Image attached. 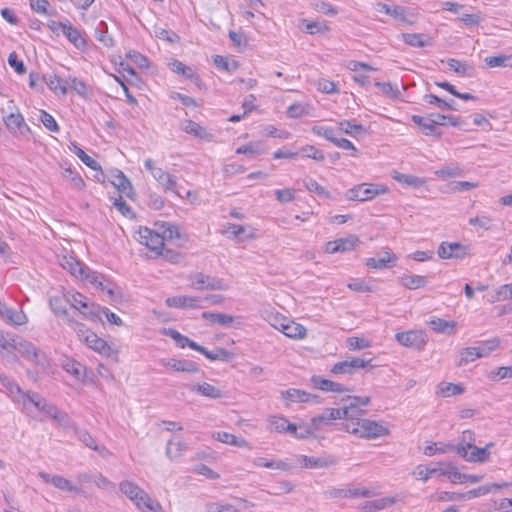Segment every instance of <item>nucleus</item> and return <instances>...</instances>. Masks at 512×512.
<instances>
[{
    "mask_svg": "<svg viewBox=\"0 0 512 512\" xmlns=\"http://www.w3.org/2000/svg\"><path fill=\"white\" fill-rule=\"evenodd\" d=\"M68 325L77 333L79 340L84 342L89 348L105 356L111 355L112 348L107 342L98 337L96 333L88 329L84 324L79 323L75 319H68Z\"/></svg>",
    "mask_w": 512,
    "mask_h": 512,
    "instance_id": "obj_1",
    "label": "nucleus"
},
{
    "mask_svg": "<svg viewBox=\"0 0 512 512\" xmlns=\"http://www.w3.org/2000/svg\"><path fill=\"white\" fill-rule=\"evenodd\" d=\"M357 422L346 425V431L361 438L374 439L389 434V429L374 420L356 419Z\"/></svg>",
    "mask_w": 512,
    "mask_h": 512,
    "instance_id": "obj_2",
    "label": "nucleus"
},
{
    "mask_svg": "<svg viewBox=\"0 0 512 512\" xmlns=\"http://www.w3.org/2000/svg\"><path fill=\"white\" fill-rule=\"evenodd\" d=\"M389 189L383 184L362 183L346 191L345 197L350 201H369L379 195L388 193Z\"/></svg>",
    "mask_w": 512,
    "mask_h": 512,
    "instance_id": "obj_3",
    "label": "nucleus"
},
{
    "mask_svg": "<svg viewBox=\"0 0 512 512\" xmlns=\"http://www.w3.org/2000/svg\"><path fill=\"white\" fill-rule=\"evenodd\" d=\"M144 166L152 174L153 178L163 187L165 192H172L178 197H184L178 190L177 179L174 175L164 171L160 167H156L151 158L145 160Z\"/></svg>",
    "mask_w": 512,
    "mask_h": 512,
    "instance_id": "obj_4",
    "label": "nucleus"
},
{
    "mask_svg": "<svg viewBox=\"0 0 512 512\" xmlns=\"http://www.w3.org/2000/svg\"><path fill=\"white\" fill-rule=\"evenodd\" d=\"M71 306L80 312L84 318L97 321L101 320V306L90 302L86 297H84L80 293H75L72 295Z\"/></svg>",
    "mask_w": 512,
    "mask_h": 512,
    "instance_id": "obj_5",
    "label": "nucleus"
},
{
    "mask_svg": "<svg viewBox=\"0 0 512 512\" xmlns=\"http://www.w3.org/2000/svg\"><path fill=\"white\" fill-rule=\"evenodd\" d=\"M189 280L190 286L196 290H225L227 288L223 279L201 272L191 273Z\"/></svg>",
    "mask_w": 512,
    "mask_h": 512,
    "instance_id": "obj_6",
    "label": "nucleus"
},
{
    "mask_svg": "<svg viewBox=\"0 0 512 512\" xmlns=\"http://www.w3.org/2000/svg\"><path fill=\"white\" fill-rule=\"evenodd\" d=\"M395 338L400 345L419 351L423 350L427 344L426 333L422 330L398 332Z\"/></svg>",
    "mask_w": 512,
    "mask_h": 512,
    "instance_id": "obj_7",
    "label": "nucleus"
},
{
    "mask_svg": "<svg viewBox=\"0 0 512 512\" xmlns=\"http://www.w3.org/2000/svg\"><path fill=\"white\" fill-rule=\"evenodd\" d=\"M356 415L354 413H349L347 405L343 408H326L320 415L314 416L312 418V424L319 428L321 424L337 419H346V420H354Z\"/></svg>",
    "mask_w": 512,
    "mask_h": 512,
    "instance_id": "obj_8",
    "label": "nucleus"
},
{
    "mask_svg": "<svg viewBox=\"0 0 512 512\" xmlns=\"http://www.w3.org/2000/svg\"><path fill=\"white\" fill-rule=\"evenodd\" d=\"M437 254L441 259H464L469 255V247L459 242H442Z\"/></svg>",
    "mask_w": 512,
    "mask_h": 512,
    "instance_id": "obj_9",
    "label": "nucleus"
},
{
    "mask_svg": "<svg viewBox=\"0 0 512 512\" xmlns=\"http://www.w3.org/2000/svg\"><path fill=\"white\" fill-rule=\"evenodd\" d=\"M368 367L370 369L374 367L373 365H371V360H364L358 357H351L344 361L335 363L331 369V372L336 375L353 374L356 369Z\"/></svg>",
    "mask_w": 512,
    "mask_h": 512,
    "instance_id": "obj_10",
    "label": "nucleus"
},
{
    "mask_svg": "<svg viewBox=\"0 0 512 512\" xmlns=\"http://www.w3.org/2000/svg\"><path fill=\"white\" fill-rule=\"evenodd\" d=\"M139 242L155 252L156 255L161 252L164 247V239L160 232H156L147 227L140 228L139 230Z\"/></svg>",
    "mask_w": 512,
    "mask_h": 512,
    "instance_id": "obj_11",
    "label": "nucleus"
},
{
    "mask_svg": "<svg viewBox=\"0 0 512 512\" xmlns=\"http://www.w3.org/2000/svg\"><path fill=\"white\" fill-rule=\"evenodd\" d=\"M508 483H492V484H486L479 486L475 489H472L468 492L458 494L457 497H450L449 500L451 501H461V500H470L476 497L487 495L493 491H497L501 488L508 487Z\"/></svg>",
    "mask_w": 512,
    "mask_h": 512,
    "instance_id": "obj_12",
    "label": "nucleus"
},
{
    "mask_svg": "<svg viewBox=\"0 0 512 512\" xmlns=\"http://www.w3.org/2000/svg\"><path fill=\"white\" fill-rule=\"evenodd\" d=\"M359 242L358 237L349 235L348 237L339 238L334 241H329L325 245V252L329 254L343 253L351 251Z\"/></svg>",
    "mask_w": 512,
    "mask_h": 512,
    "instance_id": "obj_13",
    "label": "nucleus"
},
{
    "mask_svg": "<svg viewBox=\"0 0 512 512\" xmlns=\"http://www.w3.org/2000/svg\"><path fill=\"white\" fill-rule=\"evenodd\" d=\"M7 129L16 136H26L30 133L29 126L25 123L23 116L18 113H11L4 118Z\"/></svg>",
    "mask_w": 512,
    "mask_h": 512,
    "instance_id": "obj_14",
    "label": "nucleus"
},
{
    "mask_svg": "<svg viewBox=\"0 0 512 512\" xmlns=\"http://www.w3.org/2000/svg\"><path fill=\"white\" fill-rule=\"evenodd\" d=\"M141 512H165L157 500H153L149 494L142 489V494L138 493L131 500Z\"/></svg>",
    "mask_w": 512,
    "mask_h": 512,
    "instance_id": "obj_15",
    "label": "nucleus"
},
{
    "mask_svg": "<svg viewBox=\"0 0 512 512\" xmlns=\"http://www.w3.org/2000/svg\"><path fill=\"white\" fill-rule=\"evenodd\" d=\"M168 65L171 71L183 76L186 79L191 80L199 89L202 88V80L192 67L187 66L183 62L176 59L169 62Z\"/></svg>",
    "mask_w": 512,
    "mask_h": 512,
    "instance_id": "obj_16",
    "label": "nucleus"
},
{
    "mask_svg": "<svg viewBox=\"0 0 512 512\" xmlns=\"http://www.w3.org/2000/svg\"><path fill=\"white\" fill-rule=\"evenodd\" d=\"M0 318L12 326L24 325L28 321L26 314L22 310L16 311L1 301Z\"/></svg>",
    "mask_w": 512,
    "mask_h": 512,
    "instance_id": "obj_17",
    "label": "nucleus"
},
{
    "mask_svg": "<svg viewBox=\"0 0 512 512\" xmlns=\"http://www.w3.org/2000/svg\"><path fill=\"white\" fill-rule=\"evenodd\" d=\"M299 461L305 468H326L335 465L338 462L337 458L331 455L321 457L300 455Z\"/></svg>",
    "mask_w": 512,
    "mask_h": 512,
    "instance_id": "obj_18",
    "label": "nucleus"
},
{
    "mask_svg": "<svg viewBox=\"0 0 512 512\" xmlns=\"http://www.w3.org/2000/svg\"><path fill=\"white\" fill-rule=\"evenodd\" d=\"M38 476L46 483H51L54 487L58 488L62 491H73V492H81V489L77 486L72 485V483L60 476V475H50L46 472L40 471Z\"/></svg>",
    "mask_w": 512,
    "mask_h": 512,
    "instance_id": "obj_19",
    "label": "nucleus"
},
{
    "mask_svg": "<svg viewBox=\"0 0 512 512\" xmlns=\"http://www.w3.org/2000/svg\"><path fill=\"white\" fill-rule=\"evenodd\" d=\"M326 494L331 498H364L371 496V492L367 488H331Z\"/></svg>",
    "mask_w": 512,
    "mask_h": 512,
    "instance_id": "obj_20",
    "label": "nucleus"
},
{
    "mask_svg": "<svg viewBox=\"0 0 512 512\" xmlns=\"http://www.w3.org/2000/svg\"><path fill=\"white\" fill-rule=\"evenodd\" d=\"M47 417L56 422L63 428L73 427V422L67 413L60 411L55 405L47 403L46 406L42 407V411Z\"/></svg>",
    "mask_w": 512,
    "mask_h": 512,
    "instance_id": "obj_21",
    "label": "nucleus"
},
{
    "mask_svg": "<svg viewBox=\"0 0 512 512\" xmlns=\"http://www.w3.org/2000/svg\"><path fill=\"white\" fill-rule=\"evenodd\" d=\"M60 265L63 269L71 273V275L80 279L83 278L85 272L88 270V267L84 263L72 256H63L60 260Z\"/></svg>",
    "mask_w": 512,
    "mask_h": 512,
    "instance_id": "obj_22",
    "label": "nucleus"
},
{
    "mask_svg": "<svg viewBox=\"0 0 512 512\" xmlns=\"http://www.w3.org/2000/svg\"><path fill=\"white\" fill-rule=\"evenodd\" d=\"M161 364L171 367L177 372L196 373L199 371L198 365L192 360L186 359H162Z\"/></svg>",
    "mask_w": 512,
    "mask_h": 512,
    "instance_id": "obj_23",
    "label": "nucleus"
},
{
    "mask_svg": "<svg viewBox=\"0 0 512 512\" xmlns=\"http://www.w3.org/2000/svg\"><path fill=\"white\" fill-rule=\"evenodd\" d=\"M112 178V185L117 188L120 193L131 198L133 194V187L126 175L121 170L116 169L112 173Z\"/></svg>",
    "mask_w": 512,
    "mask_h": 512,
    "instance_id": "obj_24",
    "label": "nucleus"
},
{
    "mask_svg": "<svg viewBox=\"0 0 512 512\" xmlns=\"http://www.w3.org/2000/svg\"><path fill=\"white\" fill-rule=\"evenodd\" d=\"M397 261V256L390 252L389 250H385L379 258H368L365 261L366 266L373 269H384L387 267H391Z\"/></svg>",
    "mask_w": 512,
    "mask_h": 512,
    "instance_id": "obj_25",
    "label": "nucleus"
},
{
    "mask_svg": "<svg viewBox=\"0 0 512 512\" xmlns=\"http://www.w3.org/2000/svg\"><path fill=\"white\" fill-rule=\"evenodd\" d=\"M14 351H17L27 360L38 362V351L36 347L21 337L17 336L16 342L14 343Z\"/></svg>",
    "mask_w": 512,
    "mask_h": 512,
    "instance_id": "obj_26",
    "label": "nucleus"
},
{
    "mask_svg": "<svg viewBox=\"0 0 512 512\" xmlns=\"http://www.w3.org/2000/svg\"><path fill=\"white\" fill-rule=\"evenodd\" d=\"M82 280H87L89 283L99 288L100 290L106 291L110 296H113L114 294L112 284H105V277L101 273L91 270L89 267L87 272H85Z\"/></svg>",
    "mask_w": 512,
    "mask_h": 512,
    "instance_id": "obj_27",
    "label": "nucleus"
},
{
    "mask_svg": "<svg viewBox=\"0 0 512 512\" xmlns=\"http://www.w3.org/2000/svg\"><path fill=\"white\" fill-rule=\"evenodd\" d=\"M200 298L190 296H174L168 297L165 301L166 305L175 308H200Z\"/></svg>",
    "mask_w": 512,
    "mask_h": 512,
    "instance_id": "obj_28",
    "label": "nucleus"
},
{
    "mask_svg": "<svg viewBox=\"0 0 512 512\" xmlns=\"http://www.w3.org/2000/svg\"><path fill=\"white\" fill-rule=\"evenodd\" d=\"M181 129L187 134H191L201 140L210 141L212 139V135L206 130V128L193 120H184L181 123Z\"/></svg>",
    "mask_w": 512,
    "mask_h": 512,
    "instance_id": "obj_29",
    "label": "nucleus"
},
{
    "mask_svg": "<svg viewBox=\"0 0 512 512\" xmlns=\"http://www.w3.org/2000/svg\"><path fill=\"white\" fill-rule=\"evenodd\" d=\"M0 384L6 388L13 401L18 403L22 402V399L25 397L26 393L16 382L10 380L6 375L0 374Z\"/></svg>",
    "mask_w": 512,
    "mask_h": 512,
    "instance_id": "obj_30",
    "label": "nucleus"
},
{
    "mask_svg": "<svg viewBox=\"0 0 512 512\" xmlns=\"http://www.w3.org/2000/svg\"><path fill=\"white\" fill-rule=\"evenodd\" d=\"M163 334L172 338L178 347L185 348L188 346L191 349L199 352L201 345L197 344L195 341L190 340L187 336L182 335L177 330L172 328L163 329Z\"/></svg>",
    "mask_w": 512,
    "mask_h": 512,
    "instance_id": "obj_31",
    "label": "nucleus"
},
{
    "mask_svg": "<svg viewBox=\"0 0 512 512\" xmlns=\"http://www.w3.org/2000/svg\"><path fill=\"white\" fill-rule=\"evenodd\" d=\"M428 324L429 327L437 333L452 335L456 332L457 324L455 321H448L445 319L434 317L430 319Z\"/></svg>",
    "mask_w": 512,
    "mask_h": 512,
    "instance_id": "obj_32",
    "label": "nucleus"
},
{
    "mask_svg": "<svg viewBox=\"0 0 512 512\" xmlns=\"http://www.w3.org/2000/svg\"><path fill=\"white\" fill-rule=\"evenodd\" d=\"M281 394L287 405L298 402H309L317 398V396L299 389H288L283 391Z\"/></svg>",
    "mask_w": 512,
    "mask_h": 512,
    "instance_id": "obj_33",
    "label": "nucleus"
},
{
    "mask_svg": "<svg viewBox=\"0 0 512 512\" xmlns=\"http://www.w3.org/2000/svg\"><path fill=\"white\" fill-rule=\"evenodd\" d=\"M311 382L314 387L322 390V391H331V392H344L349 391V389L345 388L340 383L325 379L321 376H312Z\"/></svg>",
    "mask_w": 512,
    "mask_h": 512,
    "instance_id": "obj_34",
    "label": "nucleus"
},
{
    "mask_svg": "<svg viewBox=\"0 0 512 512\" xmlns=\"http://www.w3.org/2000/svg\"><path fill=\"white\" fill-rule=\"evenodd\" d=\"M199 352L211 361L219 360L229 362L234 358V354L232 352L222 347H217L215 350L209 351L205 347L201 346Z\"/></svg>",
    "mask_w": 512,
    "mask_h": 512,
    "instance_id": "obj_35",
    "label": "nucleus"
},
{
    "mask_svg": "<svg viewBox=\"0 0 512 512\" xmlns=\"http://www.w3.org/2000/svg\"><path fill=\"white\" fill-rule=\"evenodd\" d=\"M63 34L76 48L83 49L86 47V41L82 37L81 32L72 26L68 20L66 26L63 27Z\"/></svg>",
    "mask_w": 512,
    "mask_h": 512,
    "instance_id": "obj_36",
    "label": "nucleus"
},
{
    "mask_svg": "<svg viewBox=\"0 0 512 512\" xmlns=\"http://www.w3.org/2000/svg\"><path fill=\"white\" fill-rule=\"evenodd\" d=\"M348 400L349 404H347V408L349 413L356 415L354 419H358L361 415L365 414V410L360 409V407L367 406L371 402V398L368 396H348Z\"/></svg>",
    "mask_w": 512,
    "mask_h": 512,
    "instance_id": "obj_37",
    "label": "nucleus"
},
{
    "mask_svg": "<svg viewBox=\"0 0 512 512\" xmlns=\"http://www.w3.org/2000/svg\"><path fill=\"white\" fill-rule=\"evenodd\" d=\"M191 390L202 395V396H205V397H208L211 399H218V398L223 397V392L219 388H217L207 382H204L202 384L193 385L191 387Z\"/></svg>",
    "mask_w": 512,
    "mask_h": 512,
    "instance_id": "obj_38",
    "label": "nucleus"
},
{
    "mask_svg": "<svg viewBox=\"0 0 512 512\" xmlns=\"http://www.w3.org/2000/svg\"><path fill=\"white\" fill-rule=\"evenodd\" d=\"M253 465L257 467H265L269 469H277L282 471H288L291 469V465L283 460H268L264 457H258L253 460Z\"/></svg>",
    "mask_w": 512,
    "mask_h": 512,
    "instance_id": "obj_39",
    "label": "nucleus"
},
{
    "mask_svg": "<svg viewBox=\"0 0 512 512\" xmlns=\"http://www.w3.org/2000/svg\"><path fill=\"white\" fill-rule=\"evenodd\" d=\"M44 80L49 87L54 92H60L65 95L68 91V82L69 80L62 79L57 75H49L48 77H44Z\"/></svg>",
    "mask_w": 512,
    "mask_h": 512,
    "instance_id": "obj_40",
    "label": "nucleus"
},
{
    "mask_svg": "<svg viewBox=\"0 0 512 512\" xmlns=\"http://www.w3.org/2000/svg\"><path fill=\"white\" fill-rule=\"evenodd\" d=\"M464 392V387L461 384H454L449 382H441L437 386V394L442 397H450L460 395Z\"/></svg>",
    "mask_w": 512,
    "mask_h": 512,
    "instance_id": "obj_41",
    "label": "nucleus"
},
{
    "mask_svg": "<svg viewBox=\"0 0 512 512\" xmlns=\"http://www.w3.org/2000/svg\"><path fill=\"white\" fill-rule=\"evenodd\" d=\"M202 318L212 324H218L221 326H229L234 320L233 316L231 315L216 312H203Z\"/></svg>",
    "mask_w": 512,
    "mask_h": 512,
    "instance_id": "obj_42",
    "label": "nucleus"
},
{
    "mask_svg": "<svg viewBox=\"0 0 512 512\" xmlns=\"http://www.w3.org/2000/svg\"><path fill=\"white\" fill-rule=\"evenodd\" d=\"M400 282L405 288L415 290L425 287L427 284V279L426 277L420 275H404L401 277Z\"/></svg>",
    "mask_w": 512,
    "mask_h": 512,
    "instance_id": "obj_43",
    "label": "nucleus"
},
{
    "mask_svg": "<svg viewBox=\"0 0 512 512\" xmlns=\"http://www.w3.org/2000/svg\"><path fill=\"white\" fill-rule=\"evenodd\" d=\"M478 358H481V354L476 347L463 348L459 352V359L456 364L458 367H462Z\"/></svg>",
    "mask_w": 512,
    "mask_h": 512,
    "instance_id": "obj_44",
    "label": "nucleus"
},
{
    "mask_svg": "<svg viewBox=\"0 0 512 512\" xmlns=\"http://www.w3.org/2000/svg\"><path fill=\"white\" fill-rule=\"evenodd\" d=\"M49 305L54 314L58 317H62L67 324L68 319H73L72 317L69 316L63 298L57 296L51 297L49 300Z\"/></svg>",
    "mask_w": 512,
    "mask_h": 512,
    "instance_id": "obj_45",
    "label": "nucleus"
},
{
    "mask_svg": "<svg viewBox=\"0 0 512 512\" xmlns=\"http://www.w3.org/2000/svg\"><path fill=\"white\" fill-rule=\"evenodd\" d=\"M411 119L416 125L420 126L422 129L428 130L427 134L441 136L440 132L436 133V122L433 121L429 115H413Z\"/></svg>",
    "mask_w": 512,
    "mask_h": 512,
    "instance_id": "obj_46",
    "label": "nucleus"
},
{
    "mask_svg": "<svg viewBox=\"0 0 512 512\" xmlns=\"http://www.w3.org/2000/svg\"><path fill=\"white\" fill-rule=\"evenodd\" d=\"M214 437L225 444H229L236 447H246L248 446V442L243 438H238L233 434H230L228 432L219 431L216 434H214Z\"/></svg>",
    "mask_w": 512,
    "mask_h": 512,
    "instance_id": "obj_47",
    "label": "nucleus"
},
{
    "mask_svg": "<svg viewBox=\"0 0 512 512\" xmlns=\"http://www.w3.org/2000/svg\"><path fill=\"white\" fill-rule=\"evenodd\" d=\"M95 37L106 47H112L114 45V40L112 36L108 34V27L104 21H100L96 26Z\"/></svg>",
    "mask_w": 512,
    "mask_h": 512,
    "instance_id": "obj_48",
    "label": "nucleus"
},
{
    "mask_svg": "<svg viewBox=\"0 0 512 512\" xmlns=\"http://www.w3.org/2000/svg\"><path fill=\"white\" fill-rule=\"evenodd\" d=\"M186 448V445L180 439H170L166 446V455L169 459L174 460L180 457Z\"/></svg>",
    "mask_w": 512,
    "mask_h": 512,
    "instance_id": "obj_49",
    "label": "nucleus"
},
{
    "mask_svg": "<svg viewBox=\"0 0 512 512\" xmlns=\"http://www.w3.org/2000/svg\"><path fill=\"white\" fill-rule=\"evenodd\" d=\"M448 66L450 70H453L455 73H457L460 76H467L471 77L474 72V68L465 62H461L457 59L451 58L448 59Z\"/></svg>",
    "mask_w": 512,
    "mask_h": 512,
    "instance_id": "obj_50",
    "label": "nucleus"
},
{
    "mask_svg": "<svg viewBox=\"0 0 512 512\" xmlns=\"http://www.w3.org/2000/svg\"><path fill=\"white\" fill-rule=\"evenodd\" d=\"M283 334L289 338L302 339L306 336V329L293 321H288L283 327Z\"/></svg>",
    "mask_w": 512,
    "mask_h": 512,
    "instance_id": "obj_51",
    "label": "nucleus"
},
{
    "mask_svg": "<svg viewBox=\"0 0 512 512\" xmlns=\"http://www.w3.org/2000/svg\"><path fill=\"white\" fill-rule=\"evenodd\" d=\"M485 63L489 68L495 67H511L512 68V55L500 54L485 58Z\"/></svg>",
    "mask_w": 512,
    "mask_h": 512,
    "instance_id": "obj_52",
    "label": "nucleus"
},
{
    "mask_svg": "<svg viewBox=\"0 0 512 512\" xmlns=\"http://www.w3.org/2000/svg\"><path fill=\"white\" fill-rule=\"evenodd\" d=\"M491 446H493V443H489L483 448H479L474 445L472 448H470L472 451L469 454V462L483 463L488 461L490 456L488 448Z\"/></svg>",
    "mask_w": 512,
    "mask_h": 512,
    "instance_id": "obj_53",
    "label": "nucleus"
},
{
    "mask_svg": "<svg viewBox=\"0 0 512 512\" xmlns=\"http://www.w3.org/2000/svg\"><path fill=\"white\" fill-rule=\"evenodd\" d=\"M73 152L77 157L89 168L99 172L103 176V172L100 164L94 160L91 156L87 155L80 147L73 145Z\"/></svg>",
    "mask_w": 512,
    "mask_h": 512,
    "instance_id": "obj_54",
    "label": "nucleus"
},
{
    "mask_svg": "<svg viewBox=\"0 0 512 512\" xmlns=\"http://www.w3.org/2000/svg\"><path fill=\"white\" fill-rule=\"evenodd\" d=\"M341 132L348 134L350 136H357L359 134L365 133L366 129L361 124H357L350 120H343L339 122V128Z\"/></svg>",
    "mask_w": 512,
    "mask_h": 512,
    "instance_id": "obj_55",
    "label": "nucleus"
},
{
    "mask_svg": "<svg viewBox=\"0 0 512 512\" xmlns=\"http://www.w3.org/2000/svg\"><path fill=\"white\" fill-rule=\"evenodd\" d=\"M508 299H512L510 284H504L497 287L494 292L491 294L488 301L490 303L505 301Z\"/></svg>",
    "mask_w": 512,
    "mask_h": 512,
    "instance_id": "obj_56",
    "label": "nucleus"
},
{
    "mask_svg": "<svg viewBox=\"0 0 512 512\" xmlns=\"http://www.w3.org/2000/svg\"><path fill=\"white\" fill-rule=\"evenodd\" d=\"M303 184L309 192L315 193L319 197L330 198V192L316 180L308 178L303 181Z\"/></svg>",
    "mask_w": 512,
    "mask_h": 512,
    "instance_id": "obj_57",
    "label": "nucleus"
},
{
    "mask_svg": "<svg viewBox=\"0 0 512 512\" xmlns=\"http://www.w3.org/2000/svg\"><path fill=\"white\" fill-rule=\"evenodd\" d=\"M310 105L308 103H294L290 105L287 109V115L290 118H300L302 116H306L310 114Z\"/></svg>",
    "mask_w": 512,
    "mask_h": 512,
    "instance_id": "obj_58",
    "label": "nucleus"
},
{
    "mask_svg": "<svg viewBox=\"0 0 512 512\" xmlns=\"http://www.w3.org/2000/svg\"><path fill=\"white\" fill-rule=\"evenodd\" d=\"M393 179H395L399 183H403V184H406L408 186L415 187V188L421 187L425 183V180L422 178H419V177H416L413 175H409V174L398 173V172L395 173V175L393 176Z\"/></svg>",
    "mask_w": 512,
    "mask_h": 512,
    "instance_id": "obj_59",
    "label": "nucleus"
},
{
    "mask_svg": "<svg viewBox=\"0 0 512 512\" xmlns=\"http://www.w3.org/2000/svg\"><path fill=\"white\" fill-rule=\"evenodd\" d=\"M119 489L130 500H132L133 497H136L138 493L142 494V488L138 486L136 483L129 480H124L120 482Z\"/></svg>",
    "mask_w": 512,
    "mask_h": 512,
    "instance_id": "obj_60",
    "label": "nucleus"
},
{
    "mask_svg": "<svg viewBox=\"0 0 512 512\" xmlns=\"http://www.w3.org/2000/svg\"><path fill=\"white\" fill-rule=\"evenodd\" d=\"M500 345L499 338L495 337L486 341H482L476 346L481 358L488 356L492 351L497 349Z\"/></svg>",
    "mask_w": 512,
    "mask_h": 512,
    "instance_id": "obj_61",
    "label": "nucleus"
},
{
    "mask_svg": "<svg viewBox=\"0 0 512 512\" xmlns=\"http://www.w3.org/2000/svg\"><path fill=\"white\" fill-rule=\"evenodd\" d=\"M303 30L309 34L315 33H325L329 30L328 26L325 23L317 22V21H309L304 19L302 21Z\"/></svg>",
    "mask_w": 512,
    "mask_h": 512,
    "instance_id": "obj_62",
    "label": "nucleus"
},
{
    "mask_svg": "<svg viewBox=\"0 0 512 512\" xmlns=\"http://www.w3.org/2000/svg\"><path fill=\"white\" fill-rule=\"evenodd\" d=\"M160 230V235H162L164 241L180 238L179 228L174 224L165 222L161 224Z\"/></svg>",
    "mask_w": 512,
    "mask_h": 512,
    "instance_id": "obj_63",
    "label": "nucleus"
},
{
    "mask_svg": "<svg viewBox=\"0 0 512 512\" xmlns=\"http://www.w3.org/2000/svg\"><path fill=\"white\" fill-rule=\"evenodd\" d=\"M426 36L424 34H416V33H403L402 39L403 41L412 46V47H424L426 45V41L424 40Z\"/></svg>",
    "mask_w": 512,
    "mask_h": 512,
    "instance_id": "obj_64",
    "label": "nucleus"
}]
</instances>
